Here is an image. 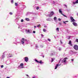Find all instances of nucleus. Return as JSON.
<instances>
[{
    "mask_svg": "<svg viewBox=\"0 0 78 78\" xmlns=\"http://www.w3.org/2000/svg\"><path fill=\"white\" fill-rule=\"evenodd\" d=\"M48 41H49V42H50V41H51V40L50 39H48Z\"/></svg>",
    "mask_w": 78,
    "mask_h": 78,
    "instance_id": "nucleus-28",
    "label": "nucleus"
},
{
    "mask_svg": "<svg viewBox=\"0 0 78 78\" xmlns=\"http://www.w3.org/2000/svg\"><path fill=\"white\" fill-rule=\"evenodd\" d=\"M41 26V25L40 24H39L37 26V27H39Z\"/></svg>",
    "mask_w": 78,
    "mask_h": 78,
    "instance_id": "nucleus-24",
    "label": "nucleus"
},
{
    "mask_svg": "<svg viewBox=\"0 0 78 78\" xmlns=\"http://www.w3.org/2000/svg\"><path fill=\"white\" fill-rule=\"evenodd\" d=\"M58 64H57L56 66H55V67H56L57 68H58Z\"/></svg>",
    "mask_w": 78,
    "mask_h": 78,
    "instance_id": "nucleus-29",
    "label": "nucleus"
},
{
    "mask_svg": "<svg viewBox=\"0 0 78 78\" xmlns=\"http://www.w3.org/2000/svg\"><path fill=\"white\" fill-rule=\"evenodd\" d=\"M11 2L12 3H14V1H13V0H12L11 1Z\"/></svg>",
    "mask_w": 78,
    "mask_h": 78,
    "instance_id": "nucleus-22",
    "label": "nucleus"
},
{
    "mask_svg": "<svg viewBox=\"0 0 78 78\" xmlns=\"http://www.w3.org/2000/svg\"><path fill=\"white\" fill-rule=\"evenodd\" d=\"M60 41L61 44H62V41H61V40H60Z\"/></svg>",
    "mask_w": 78,
    "mask_h": 78,
    "instance_id": "nucleus-38",
    "label": "nucleus"
},
{
    "mask_svg": "<svg viewBox=\"0 0 78 78\" xmlns=\"http://www.w3.org/2000/svg\"><path fill=\"white\" fill-rule=\"evenodd\" d=\"M69 44L70 45V46H72V43Z\"/></svg>",
    "mask_w": 78,
    "mask_h": 78,
    "instance_id": "nucleus-37",
    "label": "nucleus"
},
{
    "mask_svg": "<svg viewBox=\"0 0 78 78\" xmlns=\"http://www.w3.org/2000/svg\"><path fill=\"white\" fill-rule=\"evenodd\" d=\"M55 59V58H51V62H52L54 61V60H53V59Z\"/></svg>",
    "mask_w": 78,
    "mask_h": 78,
    "instance_id": "nucleus-15",
    "label": "nucleus"
},
{
    "mask_svg": "<svg viewBox=\"0 0 78 78\" xmlns=\"http://www.w3.org/2000/svg\"><path fill=\"white\" fill-rule=\"evenodd\" d=\"M73 25H74V26H75V27H76V26H77V25H77V23H76L74 22V23H73Z\"/></svg>",
    "mask_w": 78,
    "mask_h": 78,
    "instance_id": "nucleus-7",
    "label": "nucleus"
},
{
    "mask_svg": "<svg viewBox=\"0 0 78 78\" xmlns=\"http://www.w3.org/2000/svg\"><path fill=\"white\" fill-rule=\"evenodd\" d=\"M21 22H23V20L22 19V20H21Z\"/></svg>",
    "mask_w": 78,
    "mask_h": 78,
    "instance_id": "nucleus-27",
    "label": "nucleus"
},
{
    "mask_svg": "<svg viewBox=\"0 0 78 78\" xmlns=\"http://www.w3.org/2000/svg\"><path fill=\"white\" fill-rule=\"evenodd\" d=\"M26 20L27 21H30V19L27 18H26Z\"/></svg>",
    "mask_w": 78,
    "mask_h": 78,
    "instance_id": "nucleus-10",
    "label": "nucleus"
},
{
    "mask_svg": "<svg viewBox=\"0 0 78 78\" xmlns=\"http://www.w3.org/2000/svg\"><path fill=\"white\" fill-rule=\"evenodd\" d=\"M58 49L59 51H61V48H59Z\"/></svg>",
    "mask_w": 78,
    "mask_h": 78,
    "instance_id": "nucleus-34",
    "label": "nucleus"
},
{
    "mask_svg": "<svg viewBox=\"0 0 78 78\" xmlns=\"http://www.w3.org/2000/svg\"><path fill=\"white\" fill-rule=\"evenodd\" d=\"M61 19H60V18L58 19V21H61Z\"/></svg>",
    "mask_w": 78,
    "mask_h": 78,
    "instance_id": "nucleus-31",
    "label": "nucleus"
},
{
    "mask_svg": "<svg viewBox=\"0 0 78 78\" xmlns=\"http://www.w3.org/2000/svg\"><path fill=\"white\" fill-rule=\"evenodd\" d=\"M1 68H3V65H2L1 66Z\"/></svg>",
    "mask_w": 78,
    "mask_h": 78,
    "instance_id": "nucleus-35",
    "label": "nucleus"
},
{
    "mask_svg": "<svg viewBox=\"0 0 78 78\" xmlns=\"http://www.w3.org/2000/svg\"><path fill=\"white\" fill-rule=\"evenodd\" d=\"M76 42H78V39H76Z\"/></svg>",
    "mask_w": 78,
    "mask_h": 78,
    "instance_id": "nucleus-20",
    "label": "nucleus"
},
{
    "mask_svg": "<svg viewBox=\"0 0 78 78\" xmlns=\"http://www.w3.org/2000/svg\"><path fill=\"white\" fill-rule=\"evenodd\" d=\"M43 31L44 32H45V31H46V30L45 29H43Z\"/></svg>",
    "mask_w": 78,
    "mask_h": 78,
    "instance_id": "nucleus-21",
    "label": "nucleus"
},
{
    "mask_svg": "<svg viewBox=\"0 0 78 78\" xmlns=\"http://www.w3.org/2000/svg\"><path fill=\"white\" fill-rule=\"evenodd\" d=\"M27 32H28V33H30V30H28Z\"/></svg>",
    "mask_w": 78,
    "mask_h": 78,
    "instance_id": "nucleus-23",
    "label": "nucleus"
},
{
    "mask_svg": "<svg viewBox=\"0 0 78 78\" xmlns=\"http://www.w3.org/2000/svg\"><path fill=\"white\" fill-rule=\"evenodd\" d=\"M11 57H12V55H9L8 58H11Z\"/></svg>",
    "mask_w": 78,
    "mask_h": 78,
    "instance_id": "nucleus-17",
    "label": "nucleus"
},
{
    "mask_svg": "<svg viewBox=\"0 0 78 78\" xmlns=\"http://www.w3.org/2000/svg\"><path fill=\"white\" fill-rule=\"evenodd\" d=\"M33 33H36V31H33Z\"/></svg>",
    "mask_w": 78,
    "mask_h": 78,
    "instance_id": "nucleus-33",
    "label": "nucleus"
},
{
    "mask_svg": "<svg viewBox=\"0 0 78 78\" xmlns=\"http://www.w3.org/2000/svg\"><path fill=\"white\" fill-rule=\"evenodd\" d=\"M71 61H74L73 59H72L71 60Z\"/></svg>",
    "mask_w": 78,
    "mask_h": 78,
    "instance_id": "nucleus-44",
    "label": "nucleus"
},
{
    "mask_svg": "<svg viewBox=\"0 0 78 78\" xmlns=\"http://www.w3.org/2000/svg\"><path fill=\"white\" fill-rule=\"evenodd\" d=\"M32 78H35V77H33Z\"/></svg>",
    "mask_w": 78,
    "mask_h": 78,
    "instance_id": "nucleus-50",
    "label": "nucleus"
},
{
    "mask_svg": "<svg viewBox=\"0 0 78 78\" xmlns=\"http://www.w3.org/2000/svg\"><path fill=\"white\" fill-rule=\"evenodd\" d=\"M69 22V21H65V22Z\"/></svg>",
    "mask_w": 78,
    "mask_h": 78,
    "instance_id": "nucleus-41",
    "label": "nucleus"
},
{
    "mask_svg": "<svg viewBox=\"0 0 78 78\" xmlns=\"http://www.w3.org/2000/svg\"><path fill=\"white\" fill-rule=\"evenodd\" d=\"M39 7H37L36 9H37V10H38V9H39Z\"/></svg>",
    "mask_w": 78,
    "mask_h": 78,
    "instance_id": "nucleus-32",
    "label": "nucleus"
},
{
    "mask_svg": "<svg viewBox=\"0 0 78 78\" xmlns=\"http://www.w3.org/2000/svg\"><path fill=\"white\" fill-rule=\"evenodd\" d=\"M24 41H27V39H25V40H24Z\"/></svg>",
    "mask_w": 78,
    "mask_h": 78,
    "instance_id": "nucleus-46",
    "label": "nucleus"
},
{
    "mask_svg": "<svg viewBox=\"0 0 78 78\" xmlns=\"http://www.w3.org/2000/svg\"><path fill=\"white\" fill-rule=\"evenodd\" d=\"M43 58H44V55L43 56Z\"/></svg>",
    "mask_w": 78,
    "mask_h": 78,
    "instance_id": "nucleus-49",
    "label": "nucleus"
},
{
    "mask_svg": "<svg viewBox=\"0 0 78 78\" xmlns=\"http://www.w3.org/2000/svg\"><path fill=\"white\" fill-rule=\"evenodd\" d=\"M25 39L24 38H23L22 39V40L21 41V44H24V43H25Z\"/></svg>",
    "mask_w": 78,
    "mask_h": 78,
    "instance_id": "nucleus-5",
    "label": "nucleus"
},
{
    "mask_svg": "<svg viewBox=\"0 0 78 78\" xmlns=\"http://www.w3.org/2000/svg\"><path fill=\"white\" fill-rule=\"evenodd\" d=\"M56 30L58 31H59V28L58 27L56 28Z\"/></svg>",
    "mask_w": 78,
    "mask_h": 78,
    "instance_id": "nucleus-18",
    "label": "nucleus"
},
{
    "mask_svg": "<svg viewBox=\"0 0 78 78\" xmlns=\"http://www.w3.org/2000/svg\"><path fill=\"white\" fill-rule=\"evenodd\" d=\"M54 14V12H51L50 13V14L49 15V17H51V16Z\"/></svg>",
    "mask_w": 78,
    "mask_h": 78,
    "instance_id": "nucleus-3",
    "label": "nucleus"
},
{
    "mask_svg": "<svg viewBox=\"0 0 78 78\" xmlns=\"http://www.w3.org/2000/svg\"><path fill=\"white\" fill-rule=\"evenodd\" d=\"M34 28H36V26H34Z\"/></svg>",
    "mask_w": 78,
    "mask_h": 78,
    "instance_id": "nucleus-47",
    "label": "nucleus"
},
{
    "mask_svg": "<svg viewBox=\"0 0 78 78\" xmlns=\"http://www.w3.org/2000/svg\"><path fill=\"white\" fill-rule=\"evenodd\" d=\"M59 24H60V25H61V23H59Z\"/></svg>",
    "mask_w": 78,
    "mask_h": 78,
    "instance_id": "nucleus-42",
    "label": "nucleus"
},
{
    "mask_svg": "<svg viewBox=\"0 0 78 78\" xmlns=\"http://www.w3.org/2000/svg\"><path fill=\"white\" fill-rule=\"evenodd\" d=\"M9 14H10V15H12V13L11 12H10Z\"/></svg>",
    "mask_w": 78,
    "mask_h": 78,
    "instance_id": "nucleus-25",
    "label": "nucleus"
},
{
    "mask_svg": "<svg viewBox=\"0 0 78 78\" xmlns=\"http://www.w3.org/2000/svg\"><path fill=\"white\" fill-rule=\"evenodd\" d=\"M58 64H57L56 66H55V67H56L57 68H58Z\"/></svg>",
    "mask_w": 78,
    "mask_h": 78,
    "instance_id": "nucleus-30",
    "label": "nucleus"
},
{
    "mask_svg": "<svg viewBox=\"0 0 78 78\" xmlns=\"http://www.w3.org/2000/svg\"><path fill=\"white\" fill-rule=\"evenodd\" d=\"M41 36L43 37H44V35H43V34H41Z\"/></svg>",
    "mask_w": 78,
    "mask_h": 78,
    "instance_id": "nucleus-36",
    "label": "nucleus"
},
{
    "mask_svg": "<svg viewBox=\"0 0 78 78\" xmlns=\"http://www.w3.org/2000/svg\"><path fill=\"white\" fill-rule=\"evenodd\" d=\"M72 44V41H69V43H68L69 44Z\"/></svg>",
    "mask_w": 78,
    "mask_h": 78,
    "instance_id": "nucleus-13",
    "label": "nucleus"
},
{
    "mask_svg": "<svg viewBox=\"0 0 78 78\" xmlns=\"http://www.w3.org/2000/svg\"><path fill=\"white\" fill-rule=\"evenodd\" d=\"M57 67H56V66H55V69H57Z\"/></svg>",
    "mask_w": 78,
    "mask_h": 78,
    "instance_id": "nucleus-39",
    "label": "nucleus"
},
{
    "mask_svg": "<svg viewBox=\"0 0 78 78\" xmlns=\"http://www.w3.org/2000/svg\"><path fill=\"white\" fill-rule=\"evenodd\" d=\"M62 9H59V12H60V13H61V14L62 15V16H64V17H66V18H67V16H66L64 15V14H62Z\"/></svg>",
    "mask_w": 78,
    "mask_h": 78,
    "instance_id": "nucleus-1",
    "label": "nucleus"
},
{
    "mask_svg": "<svg viewBox=\"0 0 78 78\" xmlns=\"http://www.w3.org/2000/svg\"><path fill=\"white\" fill-rule=\"evenodd\" d=\"M6 78H10V77H7Z\"/></svg>",
    "mask_w": 78,
    "mask_h": 78,
    "instance_id": "nucleus-48",
    "label": "nucleus"
},
{
    "mask_svg": "<svg viewBox=\"0 0 78 78\" xmlns=\"http://www.w3.org/2000/svg\"><path fill=\"white\" fill-rule=\"evenodd\" d=\"M70 19L71 20V22H75V19H73V18L72 17V16L70 17Z\"/></svg>",
    "mask_w": 78,
    "mask_h": 78,
    "instance_id": "nucleus-4",
    "label": "nucleus"
},
{
    "mask_svg": "<svg viewBox=\"0 0 78 78\" xmlns=\"http://www.w3.org/2000/svg\"><path fill=\"white\" fill-rule=\"evenodd\" d=\"M18 5V4L16 2L15 3V6H17Z\"/></svg>",
    "mask_w": 78,
    "mask_h": 78,
    "instance_id": "nucleus-16",
    "label": "nucleus"
},
{
    "mask_svg": "<svg viewBox=\"0 0 78 78\" xmlns=\"http://www.w3.org/2000/svg\"><path fill=\"white\" fill-rule=\"evenodd\" d=\"M66 59H67V58L66 57H65L63 59V60H66Z\"/></svg>",
    "mask_w": 78,
    "mask_h": 78,
    "instance_id": "nucleus-19",
    "label": "nucleus"
},
{
    "mask_svg": "<svg viewBox=\"0 0 78 78\" xmlns=\"http://www.w3.org/2000/svg\"><path fill=\"white\" fill-rule=\"evenodd\" d=\"M26 76H28V77H29V76H28V74H27Z\"/></svg>",
    "mask_w": 78,
    "mask_h": 78,
    "instance_id": "nucleus-45",
    "label": "nucleus"
},
{
    "mask_svg": "<svg viewBox=\"0 0 78 78\" xmlns=\"http://www.w3.org/2000/svg\"><path fill=\"white\" fill-rule=\"evenodd\" d=\"M76 4L78 3V0H76Z\"/></svg>",
    "mask_w": 78,
    "mask_h": 78,
    "instance_id": "nucleus-26",
    "label": "nucleus"
},
{
    "mask_svg": "<svg viewBox=\"0 0 78 78\" xmlns=\"http://www.w3.org/2000/svg\"><path fill=\"white\" fill-rule=\"evenodd\" d=\"M66 22H65V21H63V23H65V24H66Z\"/></svg>",
    "mask_w": 78,
    "mask_h": 78,
    "instance_id": "nucleus-40",
    "label": "nucleus"
},
{
    "mask_svg": "<svg viewBox=\"0 0 78 78\" xmlns=\"http://www.w3.org/2000/svg\"><path fill=\"white\" fill-rule=\"evenodd\" d=\"M44 27H45V28H47V26H44Z\"/></svg>",
    "mask_w": 78,
    "mask_h": 78,
    "instance_id": "nucleus-43",
    "label": "nucleus"
},
{
    "mask_svg": "<svg viewBox=\"0 0 78 78\" xmlns=\"http://www.w3.org/2000/svg\"><path fill=\"white\" fill-rule=\"evenodd\" d=\"M3 57H2L3 58Z\"/></svg>",
    "mask_w": 78,
    "mask_h": 78,
    "instance_id": "nucleus-53",
    "label": "nucleus"
},
{
    "mask_svg": "<svg viewBox=\"0 0 78 78\" xmlns=\"http://www.w3.org/2000/svg\"><path fill=\"white\" fill-rule=\"evenodd\" d=\"M77 16H78V13H77Z\"/></svg>",
    "mask_w": 78,
    "mask_h": 78,
    "instance_id": "nucleus-51",
    "label": "nucleus"
},
{
    "mask_svg": "<svg viewBox=\"0 0 78 78\" xmlns=\"http://www.w3.org/2000/svg\"><path fill=\"white\" fill-rule=\"evenodd\" d=\"M35 61L36 62H37V63H40V64H41V63H43V62H42V60H41L40 62H39L37 60L35 59Z\"/></svg>",
    "mask_w": 78,
    "mask_h": 78,
    "instance_id": "nucleus-6",
    "label": "nucleus"
},
{
    "mask_svg": "<svg viewBox=\"0 0 78 78\" xmlns=\"http://www.w3.org/2000/svg\"><path fill=\"white\" fill-rule=\"evenodd\" d=\"M20 66H21V67H22L23 66V63H21L20 64Z\"/></svg>",
    "mask_w": 78,
    "mask_h": 78,
    "instance_id": "nucleus-11",
    "label": "nucleus"
},
{
    "mask_svg": "<svg viewBox=\"0 0 78 78\" xmlns=\"http://www.w3.org/2000/svg\"><path fill=\"white\" fill-rule=\"evenodd\" d=\"M74 48L76 50H78V46L77 45L75 44L74 46Z\"/></svg>",
    "mask_w": 78,
    "mask_h": 78,
    "instance_id": "nucleus-2",
    "label": "nucleus"
},
{
    "mask_svg": "<svg viewBox=\"0 0 78 78\" xmlns=\"http://www.w3.org/2000/svg\"><path fill=\"white\" fill-rule=\"evenodd\" d=\"M25 61L26 62H28V58L27 57H25Z\"/></svg>",
    "mask_w": 78,
    "mask_h": 78,
    "instance_id": "nucleus-8",
    "label": "nucleus"
},
{
    "mask_svg": "<svg viewBox=\"0 0 78 78\" xmlns=\"http://www.w3.org/2000/svg\"><path fill=\"white\" fill-rule=\"evenodd\" d=\"M57 18L56 17H55L54 18V20H56V19Z\"/></svg>",
    "mask_w": 78,
    "mask_h": 78,
    "instance_id": "nucleus-12",
    "label": "nucleus"
},
{
    "mask_svg": "<svg viewBox=\"0 0 78 78\" xmlns=\"http://www.w3.org/2000/svg\"><path fill=\"white\" fill-rule=\"evenodd\" d=\"M65 6H67V5H65Z\"/></svg>",
    "mask_w": 78,
    "mask_h": 78,
    "instance_id": "nucleus-52",
    "label": "nucleus"
},
{
    "mask_svg": "<svg viewBox=\"0 0 78 78\" xmlns=\"http://www.w3.org/2000/svg\"><path fill=\"white\" fill-rule=\"evenodd\" d=\"M76 2H73V5H75V4H76Z\"/></svg>",
    "mask_w": 78,
    "mask_h": 78,
    "instance_id": "nucleus-14",
    "label": "nucleus"
},
{
    "mask_svg": "<svg viewBox=\"0 0 78 78\" xmlns=\"http://www.w3.org/2000/svg\"><path fill=\"white\" fill-rule=\"evenodd\" d=\"M66 62V60H63L62 61V62Z\"/></svg>",
    "mask_w": 78,
    "mask_h": 78,
    "instance_id": "nucleus-9",
    "label": "nucleus"
}]
</instances>
